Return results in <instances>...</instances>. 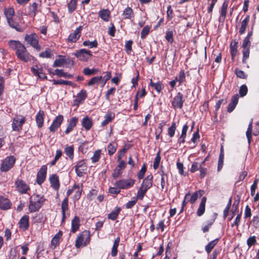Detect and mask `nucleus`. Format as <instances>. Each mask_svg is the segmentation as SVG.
Listing matches in <instances>:
<instances>
[{
	"instance_id": "nucleus-1",
	"label": "nucleus",
	"mask_w": 259,
	"mask_h": 259,
	"mask_svg": "<svg viewBox=\"0 0 259 259\" xmlns=\"http://www.w3.org/2000/svg\"><path fill=\"white\" fill-rule=\"evenodd\" d=\"M90 240V232L89 230H84L78 235L75 240V246L77 248L85 246L89 244Z\"/></svg>"
},
{
	"instance_id": "nucleus-2",
	"label": "nucleus",
	"mask_w": 259,
	"mask_h": 259,
	"mask_svg": "<svg viewBox=\"0 0 259 259\" xmlns=\"http://www.w3.org/2000/svg\"><path fill=\"white\" fill-rule=\"evenodd\" d=\"M86 159H82L78 161L74 166L75 171L77 176L79 177H83L88 169V164Z\"/></svg>"
},
{
	"instance_id": "nucleus-3",
	"label": "nucleus",
	"mask_w": 259,
	"mask_h": 259,
	"mask_svg": "<svg viewBox=\"0 0 259 259\" xmlns=\"http://www.w3.org/2000/svg\"><path fill=\"white\" fill-rule=\"evenodd\" d=\"M135 183V180L132 179H122L117 181L114 183V186L119 189H128L132 188Z\"/></svg>"
},
{
	"instance_id": "nucleus-4",
	"label": "nucleus",
	"mask_w": 259,
	"mask_h": 259,
	"mask_svg": "<svg viewBox=\"0 0 259 259\" xmlns=\"http://www.w3.org/2000/svg\"><path fill=\"white\" fill-rule=\"evenodd\" d=\"M25 122V117L21 115H16L13 118L12 124V129L14 131L19 132L22 128V125Z\"/></svg>"
},
{
	"instance_id": "nucleus-5",
	"label": "nucleus",
	"mask_w": 259,
	"mask_h": 259,
	"mask_svg": "<svg viewBox=\"0 0 259 259\" xmlns=\"http://www.w3.org/2000/svg\"><path fill=\"white\" fill-rule=\"evenodd\" d=\"M24 39L27 44L31 46L33 48H35L37 50L39 51L40 50L41 47L38 45L39 37L35 33L26 35L24 37Z\"/></svg>"
},
{
	"instance_id": "nucleus-6",
	"label": "nucleus",
	"mask_w": 259,
	"mask_h": 259,
	"mask_svg": "<svg viewBox=\"0 0 259 259\" xmlns=\"http://www.w3.org/2000/svg\"><path fill=\"white\" fill-rule=\"evenodd\" d=\"M73 54L79 60L85 62L90 60L93 56L92 52L91 51L87 50L85 49H81L79 50L76 51V52Z\"/></svg>"
},
{
	"instance_id": "nucleus-7",
	"label": "nucleus",
	"mask_w": 259,
	"mask_h": 259,
	"mask_svg": "<svg viewBox=\"0 0 259 259\" xmlns=\"http://www.w3.org/2000/svg\"><path fill=\"white\" fill-rule=\"evenodd\" d=\"M184 102L185 100L184 99L183 95L182 93L179 92L174 97L172 101H171L172 107L175 109H181L183 107Z\"/></svg>"
},
{
	"instance_id": "nucleus-8",
	"label": "nucleus",
	"mask_w": 259,
	"mask_h": 259,
	"mask_svg": "<svg viewBox=\"0 0 259 259\" xmlns=\"http://www.w3.org/2000/svg\"><path fill=\"white\" fill-rule=\"evenodd\" d=\"M15 163V158L14 156L7 157L3 162L1 170L2 171L6 172L9 171L14 166Z\"/></svg>"
},
{
	"instance_id": "nucleus-9",
	"label": "nucleus",
	"mask_w": 259,
	"mask_h": 259,
	"mask_svg": "<svg viewBox=\"0 0 259 259\" xmlns=\"http://www.w3.org/2000/svg\"><path fill=\"white\" fill-rule=\"evenodd\" d=\"M118 162L119 163L112 174V176L114 179H116L121 176L122 174V170L124 169L126 166V163L124 160Z\"/></svg>"
},
{
	"instance_id": "nucleus-10",
	"label": "nucleus",
	"mask_w": 259,
	"mask_h": 259,
	"mask_svg": "<svg viewBox=\"0 0 259 259\" xmlns=\"http://www.w3.org/2000/svg\"><path fill=\"white\" fill-rule=\"evenodd\" d=\"M23 48L24 49H22V51H17L16 52V54L17 57L21 61L27 62L30 60L31 56L27 52L24 46H23Z\"/></svg>"
},
{
	"instance_id": "nucleus-11",
	"label": "nucleus",
	"mask_w": 259,
	"mask_h": 259,
	"mask_svg": "<svg viewBox=\"0 0 259 259\" xmlns=\"http://www.w3.org/2000/svg\"><path fill=\"white\" fill-rule=\"evenodd\" d=\"M47 166L43 165L38 171L36 179V182L38 184L41 185L45 180L47 175Z\"/></svg>"
},
{
	"instance_id": "nucleus-12",
	"label": "nucleus",
	"mask_w": 259,
	"mask_h": 259,
	"mask_svg": "<svg viewBox=\"0 0 259 259\" xmlns=\"http://www.w3.org/2000/svg\"><path fill=\"white\" fill-rule=\"evenodd\" d=\"M81 30V26L77 28L73 32L70 34L67 38L68 41L71 42H75L80 36Z\"/></svg>"
},
{
	"instance_id": "nucleus-13",
	"label": "nucleus",
	"mask_w": 259,
	"mask_h": 259,
	"mask_svg": "<svg viewBox=\"0 0 259 259\" xmlns=\"http://www.w3.org/2000/svg\"><path fill=\"white\" fill-rule=\"evenodd\" d=\"M15 184L17 190L21 193H25L29 189L27 185L22 180H17Z\"/></svg>"
},
{
	"instance_id": "nucleus-14",
	"label": "nucleus",
	"mask_w": 259,
	"mask_h": 259,
	"mask_svg": "<svg viewBox=\"0 0 259 259\" xmlns=\"http://www.w3.org/2000/svg\"><path fill=\"white\" fill-rule=\"evenodd\" d=\"M153 178L152 175H149L147 176L143 181L141 186L142 188L147 190V191L152 187L153 184Z\"/></svg>"
},
{
	"instance_id": "nucleus-15",
	"label": "nucleus",
	"mask_w": 259,
	"mask_h": 259,
	"mask_svg": "<svg viewBox=\"0 0 259 259\" xmlns=\"http://www.w3.org/2000/svg\"><path fill=\"white\" fill-rule=\"evenodd\" d=\"M122 16L124 20L132 19L135 17V13L132 8L127 7L123 11Z\"/></svg>"
},
{
	"instance_id": "nucleus-16",
	"label": "nucleus",
	"mask_w": 259,
	"mask_h": 259,
	"mask_svg": "<svg viewBox=\"0 0 259 259\" xmlns=\"http://www.w3.org/2000/svg\"><path fill=\"white\" fill-rule=\"evenodd\" d=\"M63 116L59 115L57 116L54 120L53 123L50 127V130L52 132H54L60 126L63 121Z\"/></svg>"
},
{
	"instance_id": "nucleus-17",
	"label": "nucleus",
	"mask_w": 259,
	"mask_h": 259,
	"mask_svg": "<svg viewBox=\"0 0 259 259\" xmlns=\"http://www.w3.org/2000/svg\"><path fill=\"white\" fill-rule=\"evenodd\" d=\"M115 116V115L113 112H107V113L104 116V119L101 122V126H105L106 125H107L109 123L112 122V120L114 119Z\"/></svg>"
},
{
	"instance_id": "nucleus-18",
	"label": "nucleus",
	"mask_w": 259,
	"mask_h": 259,
	"mask_svg": "<svg viewBox=\"0 0 259 259\" xmlns=\"http://www.w3.org/2000/svg\"><path fill=\"white\" fill-rule=\"evenodd\" d=\"M8 44L10 48L13 50H15L16 52L17 51H22V49H24V45L18 40H10Z\"/></svg>"
},
{
	"instance_id": "nucleus-19",
	"label": "nucleus",
	"mask_w": 259,
	"mask_h": 259,
	"mask_svg": "<svg viewBox=\"0 0 259 259\" xmlns=\"http://www.w3.org/2000/svg\"><path fill=\"white\" fill-rule=\"evenodd\" d=\"M207 198L204 196L201 199L200 203L199 204L198 208L197 210L196 214L198 217H201L205 211V204Z\"/></svg>"
},
{
	"instance_id": "nucleus-20",
	"label": "nucleus",
	"mask_w": 259,
	"mask_h": 259,
	"mask_svg": "<svg viewBox=\"0 0 259 259\" xmlns=\"http://www.w3.org/2000/svg\"><path fill=\"white\" fill-rule=\"evenodd\" d=\"M188 128L189 126L187 123H185L183 126L181 134L178 140V143L180 145L185 143V139L187 136V133Z\"/></svg>"
},
{
	"instance_id": "nucleus-21",
	"label": "nucleus",
	"mask_w": 259,
	"mask_h": 259,
	"mask_svg": "<svg viewBox=\"0 0 259 259\" xmlns=\"http://www.w3.org/2000/svg\"><path fill=\"white\" fill-rule=\"evenodd\" d=\"M204 193V191L202 190H199L195 192L192 195L190 194L188 201H189L192 204H194L198 198L201 197L203 195Z\"/></svg>"
},
{
	"instance_id": "nucleus-22",
	"label": "nucleus",
	"mask_w": 259,
	"mask_h": 259,
	"mask_svg": "<svg viewBox=\"0 0 259 259\" xmlns=\"http://www.w3.org/2000/svg\"><path fill=\"white\" fill-rule=\"evenodd\" d=\"M250 21V16L247 15L245 18L241 22V27L239 28V32L240 34H243L245 33L247 27Z\"/></svg>"
},
{
	"instance_id": "nucleus-23",
	"label": "nucleus",
	"mask_w": 259,
	"mask_h": 259,
	"mask_svg": "<svg viewBox=\"0 0 259 259\" xmlns=\"http://www.w3.org/2000/svg\"><path fill=\"white\" fill-rule=\"evenodd\" d=\"M120 241V238L119 236L117 237L114 241L111 251V255L112 257H115L117 255L118 247L119 246Z\"/></svg>"
},
{
	"instance_id": "nucleus-24",
	"label": "nucleus",
	"mask_w": 259,
	"mask_h": 259,
	"mask_svg": "<svg viewBox=\"0 0 259 259\" xmlns=\"http://www.w3.org/2000/svg\"><path fill=\"white\" fill-rule=\"evenodd\" d=\"M121 208L119 206H116L114 209L108 214V219L112 221L116 220L120 212L121 211Z\"/></svg>"
},
{
	"instance_id": "nucleus-25",
	"label": "nucleus",
	"mask_w": 259,
	"mask_h": 259,
	"mask_svg": "<svg viewBox=\"0 0 259 259\" xmlns=\"http://www.w3.org/2000/svg\"><path fill=\"white\" fill-rule=\"evenodd\" d=\"M81 125L86 131L90 130L93 126L92 119L88 116L84 117L81 121Z\"/></svg>"
},
{
	"instance_id": "nucleus-26",
	"label": "nucleus",
	"mask_w": 259,
	"mask_h": 259,
	"mask_svg": "<svg viewBox=\"0 0 259 259\" xmlns=\"http://www.w3.org/2000/svg\"><path fill=\"white\" fill-rule=\"evenodd\" d=\"M19 227L23 230H26L29 225V216L27 215H24L19 222Z\"/></svg>"
},
{
	"instance_id": "nucleus-27",
	"label": "nucleus",
	"mask_w": 259,
	"mask_h": 259,
	"mask_svg": "<svg viewBox=\"0 0 259 259\" xmlns=\"http://www.w3.org/2000/svg\"><path fill=\"white\" fill-rule=\"evenodd\" d=\"M10 200L2 196H0V208L3 210L8 209L11 207Z\"/></svg>"
},
{
	"instance_id": "nucleus-28",
	"label": "nucleus",
	"mask_w": 259,
	"mask_h": 259,
	"mask_svg": "<svg viewBox=\"0 0 259 259\" xmlns=\"http://www.w3.org/2000/svg\"><path fill=\"white\" fill-rule=\"evenodd\" d=\"M80 226V220L79 217L75 216L71 222V232L74 233L78 230Z\"/></svg>"
},
{
	"instance_id": "nucleus-29",
	"label": "nucleus",
	"mask_w": 259,
	"mask_h": 259,
	"mask_svg": "<svg viewBox=\"0 0 259 259\" xmlns=\"http://www.w3.org/2000/svg\"><path fill=\"white\" fill-rule=\"evenodd\" d=\"M87 93L85 90H81L77 94L75 100L78 104L82 103L87 98Z\"/></svg>"
},
{
	"instance_id": "nucleus-30",
	"label": "nucleus",
	"mask_w": 259,
	"mask_h": 259,
	"mask_svg": "<svg viewBox=\"0 0 259 259\" xmlns=\"http://www.w3.org/2000/svg\"><path fill=\"white\" fill-rule=\"evenodd\" d=\"M219 241V239L217 238L208 242L205 246V251L209 254L218 243Z\"/></svg>"
},
{
	"instance_id": "nucleus-31",
	"label": "nucleus",
	"mask_w": 259,
	"mask_h": 259,
	"mask_svg": "<svg viewBox=\"0 0 259 259\" xmlns=\"http://www.w3.org/2000/svg\"><path fill=\"white\" fill-rule=\"evenodd\" d=\"M99 16L104 21L107 22L110 16V12L108 9H103L100 10L99 13Z\"/></svg>"
},
{
	"instance_id": "nucleus-32",
	"label": "nucleus",
	"mask_w": 259,
	"mask_h": 259,
	"mask_svg": "<svg viewBox=\"0 0 259 259\" xmlns=\"http://www.w3.org/2000/svg\"><path fill=\"white\" fill-rule=\"evenodd\" d=\"M78 122V119L76 117H73L69 121V124L66 129V134H68L71 132L73 128L76 126Z\"/></svg>"
},
{
	"instance_id": "nucleus-33",
	"label": "nucleus",
	"mask_w": 259,
	"mask_h": 259,
	"mask_svg": "<svg viewBox=\"0 0 259 259\" xmlns=\"http://www.w3.org/2000/svg\"><path fill=\"white\" fill-rule=\"evenodd\" d=\"M50 181L52 187L55 189L58 190L59 188V178L56 175H53L50 177Z\"/></svg>"
},
{
	"instance_id": "nucleus-34",
	"label": "nucleus",
	"mask_w": 259,
	"mask_h": 259,
	"mask_svg": "<svg viewBox=\"0 0 259 259\" xmlns=\"http://www.w3.org/2000/svg\"><path fill=\"white\" fill-rule=\"evenodd\" d=\"M150 87H153L158 93H160L163 88V84L162 81H159L157 82H153L152 79L150 80Z\"/></svg>"
},
{
	"instance_id": "nucleus-35",
	"label": "nucleus",
	"mask_w": 259,
	"mask_h": 259,
	"mask_svg": "<svg viewBox=\"0 0 259 259\" xmlns=\"http://www.w3.org/2000/svg\"><path fill=\"white\" fill-rule=\"evenodd\" d=\"M118 144L116 142L110 143L107 146L108 154L110 156L113 155L116 152Z\"/></svg>"
},
{
	"instance_id": "nucleus-36",
	"label": "nucleus",
	"mask_w": 259,
	"mask_h": 259,
	"mask_svg": "<svg viewBox=\"0 0 259 259\" xmlns=\"http://www.w3.org/2000/svg\"><path fill=\"white\" fill-rule=\"evenodd\" d=\"M175 78L177 79V81L179 82V86L182 85L184 82H186V74L185 71L181 69L179 73L178 76H176Z\"/></svg>"
},
{
	"instance_id": "nucleus-37",
	"label": "nucleus",
	"mask_w": 259,
	"mask_h": 259,
	"mask_svg": "<svg viewBox=\"0 0 259 259\" xmlns=\"http://www.w3.org/2000/svg\"><path fill=\"white\" fill-rule=\"evenodd\" d=\"M44 111L40 110L36 116V122L38 127H41L44 123Z\"/></svg>"
},
{
	"instance_id": "nucleus-38",
	"label": "nucleus",
	"mask_w": 259,
	"mask_h": 259,
	"mask_svg": "<svg viewBox=\"0 0 259 259\" xmlns=\"http://www.w3.org/2000/svg\"><path fill=\"white\" fill-rule=\"evenodd\" d=\"M63 232L60 231L53 238L51 241V245L54 246V248L56 247L58 243H59L60 238L63 235Z\"/></svg>"
},
{
	"instance_id": "nucleus-39",
	"label": "nucleus",
	"mask_w": 259,
	"mask_h": 259,
	"mask_svg": "<svg viewBox=\"0 0 259 259\" xmlns=\"http://www.w3.org/2000/svg\"><path fill=\"white\" fill-rule=\"evenodd\" d=\"M15 12L12 8H6L4 10V14L7 21L13 19Z\"/></svg>"
},
{
	"instance_id": "nucleus-40",
	"label": "nucleus",
	"mask_w": 259,
	"mask_h": 259,
	"mask_svg": "<svg viewBox=\"0 0 259 259\" xmlns=\"http://www.w3.org/2000/svg\"><path fill=\"white\" fill-rule=\"evenodd\" d=\"M252 122L251 121L248 125L247 131L246 132V136L247 139V142L249 145L252 141Z\"/></svg>"
},
{
	"instance_id": "nucleus-41",
	"label": "nucleus",
	"mask_w": 259,
	"mask_h": 259,
	"mask_svg": "<svg viewBox=\"0 0 259 259\" xmlns=\"http://www.w3.org/2000/svg\"><path fill=\"white\" fill-rule=\"evenodd\" d=\"M65 64V56H59L54 62L53 67H61Z\"/></svg>"
},
{
	"instance_id": "nucleus-42",
	"label": "nucleus",
	"mask_w": 259,
	"mask_h": 259,
	"mask_svg": "<svg viewBox=\"0 0 259 259\" xmlns=\"http://www.w3.org/2000/svg\"><path fill=\"white\" fill-rule=\"evenodd\" d=\"M41 205H40V203L34 202L32 200H30L29 210L30 212L36 211L40 208Z\"/></svg>"
},
{
	"instance_id": "nucleus-43",
	"label": "nucleus",
	"mask_w": 259,
	"mask_h": 259,
	"mask_svg": "<svg viewBox=\"0 0 259 259\" xmlns=\"http://www.w3.org/2000/svg\"><path fill=\"white\" fill-rule=\"evenodd\" d=\"M147 192V190L140 187L139 188L136 197H134L137 200H142Z\"/></svg>"
},
{
	"instance_id": "nucleus-44",
	"label": "nucleus",
	"mask_w": 259,
	"mask_h": 259,
	"mask_svg": "<svg viewBox=\"0 0 259 259\" xmlns=\"http://www.w3.org/2000/svg\"><path fill=\"white\" fill-rule=\"evenodd\" d=\"M7 22L11 27L16 29L17 31L19 32L23 31L22 27L18 23L15 22L13 19L8 20Z\"/></svg>"
},
{
	"instance_id": "nucleus-45",
	"label": "nucleus",
	"mask_w": 259,
	"mask_h": 259,
	"mask_svg": "<svg viewBox=\"0 0 259 259\" xmlns=\"http://www.w3.org/2000/svg\"><path fill=\"white\" fill-rule=\"evenodd\" d=\"M77 1L78 0H71L68 4V11L69 13H72L76 10Z\"/></svg>"
},
{
	"instance_id": "nucleus-46",
	"label": "nucleus",
	"mask_w": 259,
	"mask_h": 259,
	"mask_svg": "<svg viewBox=\"0 0 259 259\" xmlns=\"http://www.w3.org/2000/svg\"><path fill=\"white\" fill-rule=\"evenodd\" d=\"M102 80V76H96L93 77L88 82V85L93 86L96 84H99Z\"/></svg>"
},
{
	"instance_id": "nucleus-47",
	"label": "nucleus",
	"mask_w": 259,
	"mask_h": 259,
	"mask_svg": "<svg viewBox=\"0 0 259 259\" xmlns=\"http://www.w3.org/2000/svg\"><path fill=\"white\" fill-rule=\"evenodd\" d=\"M38 4L36 3H33L30 7L28 12V15L32 17H34L37 11Z\"/></svg>"
},
{
	"instance_id": "nucleus-48",
	"label": "nucleus",
	"mask_w": 259,
	"mask_h": 259,
	"mask_svg": "<svg viewBox=\"0 0 259 259\" xmlns=\"http://www.w3.org/2000/svg\"><path fill=\"white\" fill-rule=\"evenodd\" d=\"M177 126L175 122H172L171 126L168 128L167 134L170 138L174 137L176 131Z\"/></svg>"
},
{
	"instance_id": "nucleus-49",
	"label": "nucleus",
	"mask_w": 259,
	"mask_h": 259,
	"mask_svg": "<svg viewBox=\"0 0 259 259\" xmlns=\"http://www.w3.org/2000/svg\"><path fill=\"white\" fill-rule=\"evenodd\" d=\"M82 45L83 46L88 47L89 48L92 49L93 48H97L98 45V41L96 39L91 41L89 40H85L83 42Z\"/></svg>"
},
{
	"instance_id": "nucleus-50",
	"label": "nucleus",
	"mask_w": 259,
	"mask_h": 259,
	"mask_svg": "<svg viewBox=\"0 0 259 259\" xmlns=\"http://www.w3.org/2000/svg\"><path fill=\"white\" fill-rule=\"evenodd\" d=\"M101 155V150L98 149L96 150L93 154V156L91 157V160L92 163H94L99 161Z\"/></svg>"
},
{
	"instance_id": "nucleus-51",
	"label": "nucleus",
	"mask_w": 259,
	"mask_h": 259,
	"mask_svg": "<svg viewBox=\"0 0 259 259\" xmlns=\"http://www.w3.org/2000/svg\"><path fill=\"white\" fill-rule=\"evenodd\" d=\"M161 160L160 156V151L159 150L156 155V157L153 162V168L154 169H156L159 166L160 162Z\"/></svg>"
},
{
	"instance_id": "nucleus-52",
	"label": "nucleus",
	"mask_w": 259,
	"mask_h": 259,
	"mask_svg": "<svg viewBox=\"0 0 259 259\" xmlns=\"http://www.w3.org/2000/svg\"><path fill=\"white\" fill-rule=\"evenodd\" d=\"M66 155L72 160L74 157V147L73 146L66 147Z\"/></svg>"
},
{
	"instance_id": "nucleus-53",
	"label": "nucleus",
	"mask_w": 259,
	"mask_h": 259,
	"mask_svg": "<svg viewBox=\"0 0 259 259\" xmlns=\"http://www.w3.org/2000/svg\"><path fill=\"white\" fill-rule=\"evenodd\" d=\"M151 29V26L149 25L145 26L141 31V38L144 39L149 33Z\"/></svg>"
},
{
	"instance_id": "nucleus-54",
	"label": "nucleus",
	"mask_w": 259,
	"mask_h": 259,
	"mask_svg": "<svg viewBox=\"0 0 259 259\" xmlns=\"http://www.w3.org/2000/svg\"><path fill=\"white\" fill-rule=\"evenodd\" d=\"M165 39L170 44L174 41V32L172 30H167L165 32Z\"/></svg>"
},
{
	"instance_id": "nucleus-55",
	"label": "nucleus",
	"mask_w": 259,
	"mask_h": 259,
	"mask_svg": "<svg viewBox=\"0 0 259 259\" xmlns=\"http://www.w3.org/2000/svg\"><path fill=\"white\" fill-rule=\"evenodd\" d=\"M243 57L242 62L244 64L246 63V60L249 58L250 54V48L243 49L242 51Z\"/></svg>"
},
{
	"instance_id": "nucleus-56",
	"label": "nucleus",
	"mask_w": 259,
	"mask_h": 259,
	"mask_svg": "<svg viewBox=\"0 0 259 259\" xmlns=\"http://www.w3.org/2000/svg\"><path fill=\"white\" fill-rule=\"evenodd\" d=\"M133 41L132 40H129L125 42V51L126 53L130 55L132 51V45Z\"/></svg>"
},
{
	"instance_id": "nucleus-57",
	"label": "nucleus",
	"mask_w": 259,
	"mask_h": 259,
	"mask_svg": "<svg viewBox=\"0 0 259 259\" xmlns=\"http://www.w3.org/2000/svg\"><path fill=\"white\" fill-rule=\"evenodd\" d=\"M147 170V167L146 163H144L140 170L138 173V178L139 180L143 179L145 176V174Z\"/></svg>"
},
{
	"instance_id": "nucleus-58",
	"label": "nucleus",
	"mask_w": 259,
	"mask_h": 259,
	"mask_svg": "<svg viewBox=\"0 0 259 259\" xmlns=\"http://www.w3.org/2000/svg\"><path fill=\"white\" fill-rule=\"evenodd\" d=\"M98 194V191L96 189H92L87 194V198L89 201L93 200Z\"/></svg>"
},
{
	"instance_id": "nucleus-59",
	"label": "nucleus",
	"mask_w": 259,
	"mask_h": 259,
	"mask_svg": "<svg viewBox=\"0 0 259 259\" xmlns=\"http://www.w3.org/2000/svg\"><path fill=\"white\" fill-rule=\"evenodd\" d=\"M235 73L237 77L241 79H246L247 77V75L245 74L244 72L238 68H236L235 70Z\"/></svg>"
},
{
	"instance_id": "nucleus-60",
	"label": "nucleus",
	"mask_w": 259,
	"mask_h": 259,
	"mask_svg": "<svg viewBox=\"0 0 259 259\" xmlns=\"http://www.w3.org/2000/svg\"><path fill=\"white\" fill-rule=\"evenodd\" d=\"M248 92V89L245 84L242 85L239 90V95L241 97L246 96Z\"/></svg>"
},
{
	"instance_id": "nucleus-61",
	"label": "nucleus",
	"mask_w": 259,
	"mask_h": 259,
	"mask_svg": "<svg viewBox=\"0 0 259 259\" xmlns=\"http://www.w3.org/2000/svg\"><path fill=\"white\" fill-rule=\"evenodd\" d=\"M228 4L229 2L228 0H225L224 2H223L220 10V13H222V15L223 14L227 15Z\"/></svg>"
},
{
	"instance_id": "nucleus-62",
	"label": "nucleus",
	"mask_w": 259,
	"mask_h": 259,
	"mask_svg": "<svg viewBox=\"0 0 259 259\" xmlns=\"http://www.w3.org/2000/svg\"><path fill=\"white\" fill-rule=\"evenodd\" d=\"M82 189H81L78 186L74 192L73 199L75 200H78L81 195Z\"/></svg>"
},
{
	"instance_id": "nucleus-63",
	"label": "nucleus",
	"mask_w": 259,
	"mask_h": 259,
	"mask_svg": "<svg viewBox=\"0 0 259 259\" xmlns=\"http://www.w3.org/2000/svg\"><path fill=\"white\" fill-rule=\"evenodd\" d=\"M53 54L50 49H47L45 51L39 54V56L41 58H50L52 57Z\"/></svg>"
},
{
	"instance_id": "nucleus-64",
	"label": "nucleus",
	"mask_w": 259,
	"mask_h": 259,
	"mask_svg": "<svg viewBox=\"0 0 259 259\" xmlns=\"http://www.w3.org/2000/svg\"><path fill=\"white\" fill-rule=\"evenodd\" d=\"M256 242V239L255 236H252L249 237L246 241L247 245L248 246V248H250L252 245H254Z\"/></svg>"
}]
</instances>
